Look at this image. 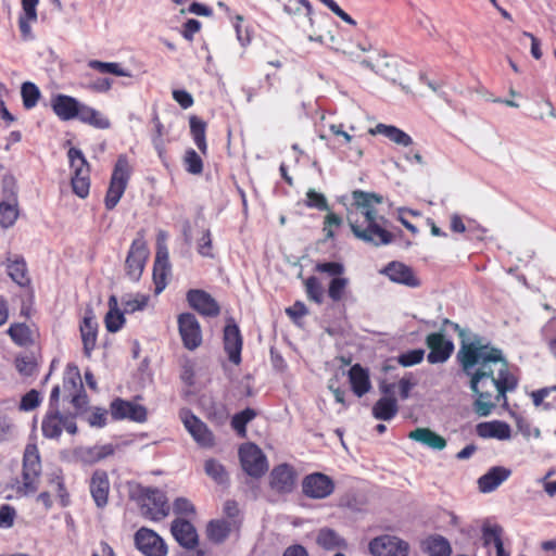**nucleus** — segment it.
Masks as SVG:
<instances>
[{
  "label": "nucleus",
  "instance_id": "obj_1",
  "mask_svg": "<svg viewBox=\"0 0 556 556\" xmlns=\"http://www.w3.org/2000/svg\"><path fill=\"white\" fill-rule=\"evenodd\" d=\"M443 324L452 327L460 339L457 361L463 374L469 379L470 390L477 396L473 410L477 415L486 417L498 402L506 400L508 391L517 388L518 381L509 371L502 350L477 334L471 338L468 329L450 319H444Z\"/></svg>",
  "mask_w": 556,
  "mask_h": 556
},
{
  "label": "nucleus",
  "instance_id": "obj_2",
  "mask_svg": "<svg viewBox=\"0 0 556 556\" xmlns=\"http://www.w3.org/2000/svg\"><path fill=\"white\" fill-rule=\"evenodd\" d=\"M381 203V195L356 190L353 192L354 208L348 213V222L354 236L375 247L387 245L393 241V235L386 228L388 220L376 210V205Z\"/></svg>",
  "mask_w": 556,
  "mask_h": 556
},
{
  "label": "nucleus",
  "instance_id": "obj_3",
  "mask_svg": "<svg viewBox=\"0 0 556 556\" xmlns=\"http://www.w3.org/2000/svg\"><path fill=\"white\" fill-rule=\"evenodd\" d=\"M137 501L142 516L152 521H160L169 515L167 497L160 489L140 488Z\"/></svg>",
  "mask_w": 556,
  "mask_h": 556
},
{
  "label": "nucleus",
  "instance_id": "obj_4",
  "mask_svg": "<svg viewBox=\"0 0 556 556\" xmlns=\"http://www.w3.org/2000/svg\"><path fill=\"white\" fill-rule=\"evenodd\" d=\"M67 156L73 170L71 179L73 192L77 197L85 199L88 197L90 190L89 164L81 150L77 148H71L67 152Z\"/></svg>",
  "mask_w": 556,
  "mask_h": 556
},
{
  "label": "nucleus",
  "instance_id": "obj_5",
  "mask_svg": "<svg viewBox=\"0 0 556 556\" xmlns=\"http://www.w3.org/2000/svg\"><path fill=\"white\" fill-rule=\"evenodd\" d=\"M41 475V460L37 446L28 444L24 452L22 479L18 492L28 495L38 490L39 477Z\"/></svg>",
  "mask_w": 556,
  "mask_h": 556
},
{
  "label": "nucleus",
  "instance_id": "obj_6",
  "mask_svg": "<svg viewBox=\"0 0 556 556\" xmlns=\"http://www.w3.org/2000/svg\"><path fill=\"white\" fill-rule=\"evenodd\" d=\"M63 430L70 434L77 432L76 415L62 414L60 409H47L41 422L42 435L48 439H59Z\"/></svg>",
  "mask_w": 556,
  "mask_h": 556
},
{
  "label": "nucleus",
  "instance_id": "obj_7",
  "mask_svg": "<svg viewBox=\"0 0 556 556\" xmlns=\"http://www.w3.org/2000/svg\"><path fill=\"white\" fill-rule=\"evenodd\" d=\"M148 257L149 249L144 240V236L140 231L137 233V237L132 240L125 261L126 276L131 281H139L146 267Z\"/></svg>",
  "mask_w": 556,
  "mask_h": 556
},
{
  "label": "nucleus",
  "instance_id": "obj_8",
  "mask_svg": "<svg viewBox=\"0 0 556 556\" xmlns=\"http://www.w3.org/2000/svg\"><path fill=\"white\" fill-rule=\"evenodd\" d=\"M242 469L253 478H261L268 470V463L263 451L254 443L243 444L239 448Z\"/></svg>",
  "mask_w": 556,
  "mask_h": 556
},
{
  "label": "nucleus",
  "instance_id": "obj_9",
  "mask_svg": "<svg viewBox=\"0 0 556 556\" xmlns=\"http://www.w3.org/2000/svg\"><path fill=\"white\" fill-rule=\"evenodd\" d=\"M368 548L372 556H407L409 552L407 542L390 534L374 538Z\"/></svg>",
  "mask_w": 556,
  "mask_h": 556
},
{
  "label": "nucleus",
  "instance_id": "obj_10",
  "mask_svg": "<svg viewBox=\"0 0 556 556\" xmlns=\"http://www.w3.org/2000/svg\"><path fill=\"white\" fill-rule=\"evenodd\" d=\"M177 323L184 346L189 351L198 349L202 344V330L197 317L192 313H181Z\"/></svg>",
  "mask_w": 556,
  "mask_h": 556
},
{
  "label": "nucleus",
  "instance_id": "obj_11",
  "mask_svg": "<svg viewBox=\"0 0 556 556\" xmlns=\"http://www.w3.org/2000/svg\"><path fill=\"white\" fill-rule=\"evenodd\" d=\"M179 416L187 431L200 446L212 447L214 445L212 431L190 409H181Z\"/></svg>",
  "mask_w": 556,
  "mask_h": 556
},
{
  "label": "nucleus",
  "instance_id": "obj_12",
  "mask_svg": "<svg viewBox=\"0 0 556 556\" xmlns=\"http://www.w3.org/2000/svg\"><path fill=\"white\" fill-rule=\"evenodd\" d=\"M426 344L430 352L427 355V361L430 364L445 363L454 352V343L452 340L446 339L442 332H431L426 337Z\"/></svg>",
  "mask_w": 556,
  "mask_h": 556
},
{
  "label": "nucleus",
  "instance_id": "obj_13",
  "mask_svg": "<svg viewBox=\"0 0 556 556\" xmlns=\"http://www.w3.org/2000/svg\"><path fill=\"white\" fill-rule=\"evenodd\" d=\"M110 414L114 420H130L143 422L147 420V408L132 401H126L121 397L114 399L110 404Z\"/></svg>",
  "mask_w": 556,
  "mask_h": 556
},
{
  "label": "nucleus",
  "instance_id": "obj_14",
  "mask_svg": "<svg viewBox=\"0 0 556 556\" xmlns=\"http://www.w3.org/2000/svg\"><path fill=\"white\" fill-rule=\"evenodd\" d=\"M136 547L146 556H166L164 540L153 530L140 528L135 534Z\"/></svg>",
  "mask_w": 556,
  "mask_h": 556
},
{
  "label": "nucleus",
  "instance_id": "obj_15",
  "mask_svg": "<svg viewBox=\"0 0 556 556\" xmlns=\"http://www.w3.org/2000/svg\"><path fill=\"white\" fill-rule=\"evenodd\" d=\"M302 490L307 497L321 500L333 493L334 482L325 473L314 472L303 479Z\"/></svg>",
  "mask_w": 556,
  "mask_h": 556
},
{
  "label": "nucleus",
  "instance_id": "obj_16",
  "mask_svg": "<svg viewBox=\"0 0 556 556\" xmlns=\"http://www.w3.org/2000/svg\"><path fill=\"white\" fill-rule=\"evenodd\" d=\"M186 299L189 306L202 316L216 317L220 313L217 301L204 290L190 289L187 292Z\"/></svg>",
  "mask_w": 556,
  "mask_h": 556
},
{
  "label": "nucleus",
  "instance_id": "obj_17",
  "mask_svg": "<svg viewBox=\"0 0 556 556\" xmlns=\"http://www.w3.org/2000/svg\"><path fill=\"white\" fill-rule=\"evenodd\" d=\"M296 473L289 464H280L269 475V486L279 494H289L294 490Z\"/></svg>",
  "mask_w": 556,
  "mask_h": 556
},
{
  "label": "nucleus",
  "instance_id": "obj_18",
  "mask_svg": "<svg viewBox=\"0 0 556 556\" xmlns=\"http://www.w3.org/2000/svg\"><path fill=\"white\" fill-rule=\"evenodd\" d=\"M242 336L239 327L231 320L224 328V350L235 365L241 363Z\"/></svg>",
  "mask_w": 556,
  "mask_h": 556
},
{
  "label": "nucleus",
  "instance_id": "obj_19",
  "mask_svg": "<svg viewBox=\"0 0 556 556\" xmlns=\"http://www.w3.org/2000/svg\"><path fill=\"white\" fill-rule=\"evenodd\" d=\"M170 531L182 547L193 549L198 545V533L190 521L177 518L172 522Z\"/></svg>",
  "mask_w": 556,
  "mask_h": 556
},
{
  "label": "nucleus",
  "instance_id": "obj_20",
  "mask_svg": "<svg viewBox=\"0 0 556 556\" xmlns=\"http://www.w3.org/2000/svg\"><path fill=\"white\" fill-rule=\"evenodd\" d=\"M381 274L386 275L391 281L405 285L407 287H418L419 280L415 277L413 270L407 265L401 262H391L382 270Z\"/></svg>",
  "mask_w": 556,
  "mask_h": 556
},
{
  "label": "nucleus",
  "instance_id": "obj_21",
  "mask_svg": "<svg viewBox=\"0 0 556 556\" xmlns=\"http://www.w3.org/2000/svg\"><path fill=\"white\" fill-rule=\"evenodd\" d=\"M80 101L66 94H55L51 99V108L61 121H72L77 116Z\"/></svg>",
  "mask_w": 556,
  "mask_h": 556
},
{
  "label": "nucleus",
  "instance_id": "obj_22",
  "mask_svg": "<svg viewBox=\"0 0 556 556\" xmlns=\"http://www.w3.org/2000/svg\"><path fill=\"white\" fill-rule=\"evenodd\" d=\"M511 475V470L495 466L490 468L483 476L478 479V486L482 493H490L496 490Z\"/></svg>",
  "mask_w": 556,
  "mask_h": 556
},
{
  "label": "nucleus",
  "instance_id": "obj_23",
  "mask_svg": "<svg viewBox=\"0 0 556 556\" xmlns=\"http://www.w3.org/2000/svg\"><path fill=\"white\" fill-rule=\"evenodd\" d=\"M89 489L91 496L99 508L108 504L110 482L105 471L96 470L90 479Z\"/></svg>",
  "mask_w": 556,
  "mask_h": 556
},
{
  "label": "nucleus",
  "instance_id": "obj_24",
  "mask_svg": "<svg viewBox=\"0 0 556 556\" xmlns=\"http://www.w3.org/2000/svg\"><path fill=\"white\" fill-rule=\"evenodd\" d=\"M478 437L482 439L509 440L511 438L510 426L502 420L483 421L476 426Z\"/></svg>",
  "mask_w": 556,
  "mask_h": 556
},
{
  "label": "nucleus",
  "instance_id": "obj_25",
  "mask_svg": "<svg viewBox=\"0 0 556 556\" xmlns=\"http://www.w3.org/2000/svg\"><path fill=\"white\" fill-rule=\"evenodd\" d=\"M172 268L169 263V255L165 256V251L156 252L153 264V282L154 292L160 294L167 286V279L170 276Z\"/></svg>",
  "mask_w": 556,
  "mask_h": 556
},
{
  "label": "nucleus",
  "instance_id": "obj_26",
  "mask_svg": "<svg viewBox=\"0 0 556 556\" xmlns=\"http://www.w3.org/2000/svg\"><path fill=\"white\" fill-rule=\"evenodd\" d=\"M241 520L228 521L226 519L211 520L206 528L207 538L210 541L220 544L230 534L233 529H239Z\"/></svg>",
  "mask_w": 556,
  "mask_h": 556
},
{
  "label": "nucleus",
  "instance_id": "obj_27",
  "mask_svg": "<svg viewBox=\"0 0 556 556\" xmlns=\"http://www.w3.org/2000/svg\"><path fill=\"white\" fill-rule=\"evenodd\" d=\"M408 438L435 451H442L446 446V440L429 428H416L409 432Z\"/></svg>",
  "mask_w": 556,
  "mask_h": 556
},
{
  "label": "nucleus",
  "instance_id": "obj_28",
  "mask_svg": "<svg viewBox=\"0 0 556 556\" xmlns=\"http://www.w3.org/2000/svg\"><path fill=\"white\" fill-rule=\"evenodd\" d=\"M369 134L374 136L382 135L390 141L402 147H408L413 143V138L408 134L393 125L379 123L374 128L369 129Z\"/></svg>",
  "mask_w": 556,
  "mask_h": 556
},
{
  "label": "nucleus",
  "instance_id": "obj_29",
  "mask_svg": "<svg viewBox=\"0 0 556 556\" xmlns=\"http://www.w3.org/2000/svg\"><path fill=\"white\" fill-rule=\"evenodd\" d=\"M481 531L484 545L493 544L496 549V556H510L509 552L504 548L502 540L503 528L500 525L485 522Z\"/></svg>",
  "mask_w": 556,
  "mask_h": 556
},
{
  "label": "nucleus",
  "instance_id": "obj_30",
  "mask_svg": "<svg viewBox=\"0 0 556 556\" xmlns=\"http://www.w3.org/2000/svg\"><path fill=\"white\" fill-rule=\"evenodd\" d=\"M349 380L352 391L358 397L363 396L370 390L371 384L368 370L364 369L359 364H355L350 368Z\"/></svg>",
  "mask_w": 556,
  "mask_h": 556
},
{
  "label": "nucleus",
  "instance_id": "obj_31",
  "mask_svg": "<svg viewBox=\"0 0 556 556\" xmlns=\"http://www.w3.org/2000/svg\"><path fill=\"white\" fill-rule=\"evenodd\" d=\"M422 551L429 556H451L452 546L448 540L440 534L427 536L421 543Z\"/></svg>",
  "mask_w": 556,
  "mask_h": 556
},
{
  "label": "nucleus",
  "instance_id": "obj_32",
  "mask_svg": "<svg viewBox=\"0 0 556 556\" xmlns=\"http://www.w3.org/2000/svg\"><path fill=\"white\" fill-rule=\"evenodd\" d=\"M316 543L324 549L333 551L346 548L348 543L337 531L330 528H320L316 535Z\"/></svg>",
  "mask_w": 556,
  "mask_h": 556
},
{
  "label": "nucleus",
  "instance_id": "obj_33",
  "mask_svg": "<svg viewBox=\"0 0 556 556\" xmlns=\"http://www.w3.org/2000/svg\"><path fill=\"white\" fill-rule=\"evenodd\" d=\"M8 275L10 278L17 283L20 287H26L29 285L30 279L28 277L27 265L23 256H14V258L8 257Z\"/></svg>",
  "mask_w": 556,
  "mask_h": 556
},
{
  "label": "nucleus",
  "instance_id": "obj_34",
  "mask_svg": "<svg viewBox=\"0 0 556 556\" xmlns=\"http://www.w3.org/2000/svg\"><path fill=\"white\" fill-rule=\"evenodd\" d=\"M18 217L17 197L13 190L10 191L8 200L0 202V226L10 228Z\"/></svg>",
  "mask_w": 556,
  "mask_h": 556
},
{
  "label": "nucleus",
  "instance_id": "obj_35",
  "mask_svg": "<svg viewBox=\"0 0 556 556\" xmlns=\"http://www.w3.org/2000/svg\"><path fill=\"white\" fill-rule=\"evenodd\" d=\"M80 334L84 344V352L89 356L96 346L98 325L92 316H85L80 324Z\"/></svg>",
  "mask_w": 556,
  "mask_h": 556
},
{
  "label": "nucleus",
  "instance_id": "obj_36",
  "mask_svg": "<svg viewBox=\"0 0 556 556\" xmlns=\"http://www.w3.org/2000/svg\"><path fill=\"white\" fill-rule=\"evenodd\" d=\"M131 172L132 167L129 164L127 155L121 154L114 165L110 182L126 189L131 176Z\"/></svg>",
  "mask_w": 556,
  "mask_h": 556
},
{
  "label": "nucleus",
  "instance_id": "obj_37",
  "mask_svg": "<svg viewBox=\"0 0 556 556\" xmlns=\"http://www.w3.org/2000/svg\"><path fill=\"white\" fill-rule=\"evenodd\" d=\"M399 410L397 402L393 396H383L372 407V416L378 420H391Z\"/></svg>",
  "mask_w": 556,
  "mask_h": 556
},
{
  "label": "nucleus",
  "instance_id": "obj_38",
  "mask_svg": "<svg viewBox=\"0 0 556 556\" xmlns=\"http://www.w3.org/2000/svg\"><path fill=\"white\" fill-rule=\"evenodd\" d=\"M190 134L192 139L202 154L207 153L206 143V123L200 117L192 115L189 118Z\"/></svg>",
  "mask_w": 556,
  "mask_h": 556
},
{
  "label": "nucleus",
  "instance_id": "obj_39",
  "mask_svg": "<svg viewBox=\"0 0 556 556\" xmlns=\"http://www.w3.org/2000/svg\"><path fill=\"white\" fill-rule=\"evenodd\" d=\"M110 311L105 316V326L109 332H117L125 323L124 313L117 308V299L112 295L109 299Z\"/></svg>",
  "mask_w": 556,
  "mask_h": 556
},
{
  "label": "nucleus",
  "instance_id": "obj_40",
  "mask_svg": "<svg viewBox=\"0 0 556 556\" xmlns=\"http://www.w3.org/2000/svg\"><path fill=\"white\" fill-rule=\"evenodd\" d=\"M205 473L217 484H227L229 481L228 472L223 464L214 458L206 459L204 463Z\"/></svg>",
  "mask_w": 556,
  "mask_h": 556
},
{
  "label": "nucleus",
  "instance_id": "obj_41",
  "mask_svg": "<svg viewBox=\"0 0 556 556\" xmlns=\"http://www.w3.org/2000/svg\"><path fill=\"white\" fill-rule=\"evenodd\" d=\"M88 66L103 74L109 73L121 77H131L130 72L122 67L121 64L116 62L90 60L88 62Z\"/></svg>",
  "mask_w": 556,
  "mask_h": 556
},
{
  "label": "nucleus",
  "instance_id": "obj_42",
  "mask_svg": "<svg viewBox=\"0 0 556 556\" xmlns=\"http://www.w3.org/2000/svg\"><path fill=\"white\" fill-rule=\"evenodd\" d=\"M21 96H22L23 106L26 110H31L37 105V103L41 97V92H40L39 88L34 83L25 81L22 84V87H21Z\"/></svg>",
  "mask_w": 556,
  "mask_h": 556
},
{
  "label": "nucleus",
  "instance_id": "obj_43",
  "mask_svg": "<svg viewBox=\"0 0 556 556\" xmlns=\"http://www.w3.org/2000/svg\"><path fill=\"white\" fill-rule=\"evenodd\" d=\"M256 413L252 408H245L232 416L231 427L232 429L240 435L245 437L247 434V425L254 419Z\"/></svg>",
  "mask_w": 556,
  "mask_h": 556
},
{
  "label": "nucleus",
  "instance_id": "obj_44",
  "mask_svg": "<svg viewBox=\"0 0 556 556\" xmlns=\"http://www.w3.org/2000/svg\"><path fill=\"white\" fill-rule=\"evenodd\" d=\"M149 300L150 296L148 294L137 293L136 295H125L122 299L124 312L135 313L138 311H143L147 307Z\"/></svg>",
  "mask_w": 556,
  "mask_h": 556
},
{
  "label": "nucleus",
  "instance_id": "obj_45",
  "mask_svg": "<svg viewBox=\"0 0 556 556\" xmlns=\"http://www.w3.org/2000/svg\"><path fill=\"white\" fill-rule=\"evenodd\" d=\"M349 279L342 276L332 278L328 287V296L333 302L341 301L349 286Z\"/></svg>",
  "mask_w": 556,
  "mask_h": 556
},
{
  "label": "nucleus",
  "instance_id": "obj_46",
  "mask_svg": "<svg viewBox=\"0 0 556 556\" xmlns=\"http://www.w3.org/2000/svg\"><path fill=\"white\" fill-rule=\"evenodd\" d=\"M184 163L186 170L192 175H199L203 170L202 159L193 149L186 151Z\"/></svg>",
  "mask_w": 556,
  "mask_h": 556
},
{
  "label": "nucleus",
  "instance_id": "obj_47",
  "mask_svg": "<svg viewBox=\"0 0 556 556\" xmlns=\"http://www.w3.org/2000/svg\"><path fill=\"white\" fill-rule=\"evenodd\" d=\"M305 290L307 298L314 301L317 304L323 303L324 301V290L323 287L315 276H311L305 280Z\"/></svg>",
  "mask_w": 556,
  "mask_h": 556
},
{
  "label": "nucleus",
  "instance_id": "obj_48",
  "mask_svg": "<svg viewBox=\"0 0 556 556\" xmlns=\"http://www.w3.org/2000/svg\"><path fill=\"white\" fill-rule=\"evenodd\" d=\"M305 205L308 208H316L318 211H329L328 201L325 194L317 192L314 189H308L306 192Z\"/></svg>",
  "mask_w": 556,
  "mask_h": 556
},
{
  "label": "nucleus",
  "instance_id": "obj_49",
  "mask_svg": "<svg viewBox=\"0 0 556 556\" xmlns=\"http://www.w3.org/2000/svg\"><path fill=\"white\" fill-rule=\"evenodd\" d=\"M425 351L422 349H415L406 351L397 356V362L403 367H410L422 362Z\"/></svg>",
  "mask_w": 556,
  "mask_h": 556
},
{
  "label": "nucleus",
  "instance_id": "obj_50",
  "mask_svg": "<svg viewBox=\"0 0 556 556\" xmlns=\"http://www.w3.org/2000/svg\"><path fill=\"white\" fill-rule=\"evenodd\" d=\"M16 368L23 376H31L37 370V363L31 354H25L16 358Z\"/></svg>",
  "mask_w": 556,
  "mask_h": 556
},
{
  "label": "nucleus",
  "instance_id": "obj_51",
  "mask_svg": "<svg viewBox=\"0 0 556 556\" xmlns=\"http://www.w3.org/2000/svg\"><path fill=\"white\" fill-rule=\"evenodd\" d=\"M125 190V188L110 182L104 198V205L108 211L113 210L118 204Z\"/></svg>",
  "mask_w": 556,
  "mask_h": 556
},
{
  "label": "nucleus",
  "instance_id": "obj_52",
  "mask_svg": "<svg viewBox=\"0 0 556 556\" xmlns=\"http://www.w3.org/2000/svg\"><path fill=\"white\" fill-rule=\"evenodd\" d=\"M315 270L336 278L344 274L345 267L340 262H320L315 265Z\"/></svg>",
  "mask_w": 556,
  "mask_h": 556
},
{
  "label": "nucleus",
  "instance_id": "obj_53",
  "mask_svg": "<svg viewBox=\"0 0 556 556\" xmlns=\"http://www.w3.org/2000/svg\"><path fill=\"white\" fill-rule=\"evenodd\" d=\"M8 333L18 345H24L29 341V328L25 324L11 325Z\"/></svg>",
  "mask_w": 556,
  "mask_h": 556
},
{
  "label": "nucleus",
  "instance_id": "obj_54",
  "mask_svg": "<svg viewBox=\"0 0 556 556\" xmlns=\"http://www.w3.org/2000/svg\"><path fill=\"white\" fill-rule=\"evenodd\" d=\"M16 509L10 504L0 506V529H10L14 526Z\"/></svg>",
  "mask_w": 556,
  "mask_h": 556
},
{
  "label": "nucleus",
  "instance_id": "obj_55",
  "mask_svg": "<svg viewBox=\"0 0 556 556\" xmlns=\"http://www.w3.org/2000/svg\"><path fill=\"white\" fill-rule=\"evenodd\" d=\"M40 402L41 399L39 392L33 389L22 396L20 402V409L23 412H30L39 406Z\"/></svg>",
  "mask_w": 556,
  "mask_h": 556
},
{
  "label": "nucleus",
  "instance_id": "obj_56",
  "mask_svg": "<svg viewBox=\"0 0 556 556\" xmlns=\"http://www.w3.org/2000/svg\"><path fill=\"white\" fill-rule=\"evenodd\" d=\"M89 121L88 125L98 129H108L111 125L109 118H106L101 112L89 106Z\"/></svg>",
  "mask_w": 556,
  "mask_h": 556
},
{
  "label": "nucleus",
  "instance_id": "obj_57",
  "mask_svg": "<svg viewBox=\"0 0 556 556\" xmlns=\"http://www.w3.org/2000/svg\"><path fill=\"white\" fill-rule=\"evenodd\" d=\"M342 224V218L334 213H329L326 215L324 220V231L326 233L327 239L334 238V228L340 227Z\"/></svg>",
  "mask_w": 556,
  "mask_h": 556
},
{
  "label": "nucleus",
  "instance_id": "obj_58",
  "mask_svg": "<svg viewBox=\"0 0 556 556\" xmlns=\"http://www.w3.org/2000/svg\"><path fill=\"white\" fill-rule=\"evenodd\" d=\"M198 252L204 257H214V254L212 253V235L208 229H206L202 237L199 239Z\"/></svg>",
  "mask_w": 556,
  "mask_h": 556
},
{
  "label": "nucleus",
  "instance_id": "obj_59",
  "mask_svg": "<svg viewBox=\"0 0 556 556\" xmlns=\"http://www.w3.org/2000/svg\"><path fill=\"white\" fill-rule=\"evenodd\" d=\"M173 510L176 515H193L195 508L193 504L186 497H177L173 503Z\"/></svg>",
  "mask_w": 556,
  "mask_h": 556
},
{
  "label": "nucleus",
  "instance_id": "obj_60",
  "mask_svg": "<svg viewBox=\"0 0 556 556\" xmlns=\"http://www.w3.org/2000/svg\"><path fill=\"white\" fill-rule=\"evenodd\" d=\"M114 448L111 444H105L102 446H94L92 448L87 450L88 460L97 462L100 460L111 454H113Z\"/></svg>",
  "mask_w": 556,
  "mask_h": 556
},
{
  "label": "nucleus",
  "instance_id": "obj_61",
  "mask_svg": "<svg viewBox=\"0 0 556 556\" xmlns=\"http://www.w3.org/2000/svg\"><path fill=\"white\" fill-rule=\"evenodd\" d=\"M173 99L185 110L193 105V97L185 89L173 90Z\"/></svg>",
  "mask_w": 556,
  "mask_h": 556
},
{
  "label": "nucleus",
  "instance_id": "obj_62",
  "mask_svg": "<svg viewBox=\"0 0 556 556\" xmlns=\"http://www.w3.org/2000/svg\"><path fill=\"white\" fill-rule=\"evenodd\" d=\"M108 410L104 408L97 407L88 418V422L91 427L102 428L106 425Z\"/></svg>",
  "mask_w": 556,
  "mask_h": 556
},
{
  "label": "nucleus",
  "instance_id": "obj_63",
  "mask_svg": "<svg viewBox=\"0 0 556 556\" xmlns=\"http://www.w3.org/2000/svg\"><path fill=\"white\" fill-rule=\"evenodd\" d=\"M71 403L74 406V408L76 409L77 414L86 410L89 401H88V396H87L86 392L84 391V389L78 390V392L76 394L72 395Z\"/></svg>",
  "mask_w": 556,
  "mask_h": 556
},
{
  "label": "nucleus",
  "instance_id": "obj_64",
  "mask_svg": "<svg viewBox=\"0 0 556 556\" xmlns=\"http://www.w3.org/2000/svg\"><path fill=\"white\" fill-rule=\"evenodd\" d=\"M200 28L201 23L198 20L190 18L184 24L181 34L184 38L191 41L193 39V36L200 30Z\"/></svg>",
  "mask_w": 556,
  "mask_h": 556
}]
</instances>
